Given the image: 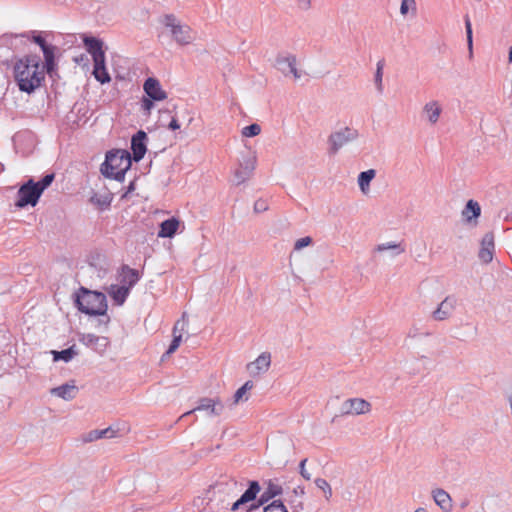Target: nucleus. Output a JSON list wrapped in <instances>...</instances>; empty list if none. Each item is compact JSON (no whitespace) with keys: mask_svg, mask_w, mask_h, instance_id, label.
<instances>
[{"mask_svg":"<svg viewBox=\"0 0 512 512\" xmlns=\"http://www.w3.org/2000/svg\"><path fill=\"white\" fill-rule=\"evenodd\" d=\"M263 512H289L283 501L278 499L266 505Z\"/></svg>","mask_w":512,"mask_h":512,"instance_id":"obj_29","label":"nucleus"},{"mask_svg":"<svg viewBox=\"0 0 512 512\" xmlns=\"http://www.w3.org/2000/svg\"><path fill=\"white\" fill-rule=\"evenodd\" d=\"M52 354L54 361L63 360L68 362L77 354V352L75 351L74 346H72L62 351H52Z\"/></svg>","mask_w":512,"mask_h":512,"instance_id":"obj_28","label":"nucleus"},{"mask_svg":"<svg viewBox=\"0 0 512 512\" xmlns=\"http://www.w3.org/2000/svg\"><path fill=\"white\" fill-rule=\"evenodd\" d=\"M39 190L32 179L28 180L18 190V199L15 205L18 208H23L27 205L35 206L41 196Z\"/></svg>","mask_w":512,"mask_h":512,"instance_id":"obj_5","label":"nucleus"},{"mask_svg":"<svg viewBox=\"0 0 512 512\" xmlns=\"http://www.w3.org/2000/svg\"><path fill=\"white\" fill-rule=\"evenodd\" d=\"M312 243V238L309 236L298 239L295 242L294 249L301 250L302 248L309 246Z\"/></svg>","mask_w":512,"mask_h":512,"instance_id":"obj_39","label":"nucleus"},{"mask_svg":"<svg viewBox=\"0 0 512 512\" xmlns=\"http://www.w3.org/2000/svg\"><path fill=\"white\" fill-rule=\"evenodd\" d=\"M76 391L77 388L75 385L64 384L62 386L53 388L51 393L65 400H70L74 398Z\"/></svg>","mask_w":512,"mask_h":512,"instance_id":"obj_23","label":"nucleus"},{"mask_svg":"<svg viewBox=\"0 0 512 512\" xmlns=\"http://www.w3.org/2000/svg\"><path fill=\"white\" fill-rule=\"evenodd\" d=\"M83 43L87 52L92 56L93 62L97 60L102 62V59H105L103 42L100 39L86 36L83 38Z\"/></svg>","mask_w":512,"mask_h":512,"instance_id":"obj_10","label":"nucleus"},{"mask_svg":"<svg viewBox=\"0 0 512 512\" xmlns=\"http://www.w3.org/2000/svg\"><path fill=\"white\" fill-rule=\"evenodd\" d=\"M144 92L147 97L154 101H163L167 98V93L163 90L158 79L149 77L143 85Z\"/></svg>","mask_w":512,"mask_h":512,"instance_id":"obj_9","label":"nucleus"},{"mask_svg":"<svg viewBox=\"0 0 512 512\" xmlns=\"http://www.w3.org/2000/svg\"><path fill=\"white\" fill-rule=\"evenodd\" d=\"M442 108L437 101H430L425 104L423 114L431 124H436L439 120Z\"/></svg>","mask_w":512,"mask_h":512,"instance_id":"obj_18","label":"nucleus"},{"mask_svg":"<svg viewBox=\"0 0 512 512\" xmlns=\"http://www.w3.org/2000/svg\"><path fill=\"white\" fill-rule=\"evenodd\" d=\"M306 462H307V459H303L301 462H300V465H299V468H300V474L301 476L306 479V480H310L311 478V475L310 473L306 470L305 468V465H306Z\"/></svg>","mask_w":512,"mask_h":512,"instance_id":"obj_44","label":"nucleus"},{"mask_svg":"<svg viewBox=\"0 0 512 512\" xmlns=\"http://www.w3.org/2000/svg\"><path fill=\"white\" fill-rule=\"evenodd\" d=\"M32 41L39 45L44 55V63L47 70V73H51L55 67V51L56 47L49 44L46 39V34L42 32L33 33Z\"/></svg>","mask_w":512,"mask_h":512,"instance_id":"obj_6","label":"nucleus"},{"mask_svg":"<svg viewBox=\"0 0 512 512\" xmlns=\"http://www.w3.org/2000/svg\"><path fill=\"white\" fill-rule=\"evenodd\" d=\"M375 177V171L373 169L361 172L358 177V184L362 192L366 193L371 180Z\"/></svg>","mask_w":512,"mask_h":512,"instance_id":"obj_26","label":"nucleus"},{"mask_svg":"<svg viewBox=\"0 0 512 512\" xmlns=\"http://www.w3.org/2000/svg\"><path fill=\"white\" fill-rule=\"evenodd\" d=\"M146 133L138 131L131 140V149L133 151V158L135 161H140L146 153Z\"/></svg>","mask_w":512,"mask_h":512,"instance_id":"obj_14","label":"nucleus"},{"mask_svg":"<svg viewBox=\"0 0 512 512\" xmlns=\"http://www.w3.org/2000/svg\"><path fill=\"white\" fill-rule=\"evenodd\" d=\"M416 8V2L415 0H402L401 6H400V13L402 15H406L409 11V9L415 10Z\"/></svg>","mask_w":512,"mask_h":512,"instance_id":"obj_38","label":"nucleus"},{"mask_svg":"<svg viewBox=\"0 0 512 512\" xmlns=\"http://www.w3.org/2000/svg\"><path fill=\"white\" fill-rule=\"evenodd\" d=\"M371 404L363 398L346 399L340 407L341 415L358 416L371 411Z\"/></svg>","mask_w":512,"mask_h":512,"instance_id":"obj_7","label":"nucleus"},{"mask_svg":"<svg viewBox=\"0 0 512 512\" xmlns=\"http://www.w3.org/2000/svg\"><path fill=\"white\" fill-rule=\"evenodd\" d=\"M509 62H512V46L509 49Z\"/></svg>","mask_w":512,"mask_h":512,"instance_id":"obj_51","label":"nucleus"},{"mask_svg":"<svg viewBox=\"0 0 512 512\" xmlns=\"http://www.w3.org/2000/svg\"><path fill=\"white\" fill-rule=\"evenodd\" d=\"M153 99L149 98V97H144L142 99V102H141V108L142 110L147 114L149 115L152 108H153Z\"/></svg>","mask_w":512,"mask_h":512,"instance_id":"obj_41","label":"nucleus"},{"mask_svg":"<svg viewBox=\"0 0 512 512\" xmlns=\"http://www.w3.org/2000/svg\"><path fill=\"white\" fill-rule=\"evenodd\" d=\"M253 382L247 381L244 383L243 386H241L234 394V403L238 404L240 401H247L248 396L247 392L250 391L253 388Z\"/></svg>","mask_w":512,"mask_h":512,"instance_id":"obj_27","label":"nucleus"},{"mask_svg":"<svg viewBox=\"0 0 512 512\" xmlns=\"http://www.w3.org/2000/svg\"><path fill=\"white\" fill-rule=\"evenodd\" d=\"M222 408H223V406L221 404V401L218 398H216V399L202 398V399H200L199 405L197 407L184 413L181 416V418L185 417L187 415H190L196 411H201V410H207L213 415H219L222 411Z\"/></svg>","mask_w":512,"mask_h":512,"instance_id":"obj_11","label":"nucleus"},{"mask_svg":"<svg viewBox=\"0 0 512 512\" xmlns=\"http://www.w3.org/2000/svg\"><path fill=\"white\" fill-rule=\"evenodd\" d=\"M260 132H261V127H260V125H258L256 123L248 125L242 129V135L244 137H254V136L259 135Z\"/></svg>","mask_w":512,"mask_h":512,"instance_id":"obj_33","label":"nucleus"},{"mask_svg":"<svg viewBox=\"0 0 512 512\" xmlns=\"http://www.w3.org/2000/svg\"><path fill=\"white\" fill-rule=\"evenodd\" d=\"M465 28H466V34H467L468 49H469L470 56H472V49H473L472 26H471L470 19L468 17L465 18Z\"/></svg>","mask_w":512,"mask_h":512,"instance_id":"obj_37","label":"nucleus"},{"mask_svg":"<svg viewBox=\"0 0 512 512\" xmlns=\"http://www.w3.org/2000/svg\"><path fill=\"white\" fill-rule=\"evenodd\" d=\"M330 139L335 150H337L347 141V137H345L344 133L341 132L333 134Z\"/></svg>","mask_w":512,"mask_h":512,"instance_id":"obj_36","label":"nucleus"},{"mask_svg":"<svg viewBox=\"0 0 512 512\" xmlns=\"http://www.w3.org/2000/svg\"><path fill=\"white\" fill-rule=\"evenodd\" d=\"M180 226V220L176 217H171L160 224L158 231V237L160 238H172Z\"/></svg>","mask_w":512,"mask_h":512,"instance_id":"obj_17","label":"nucleus"},{"mask_svg":"<svg viewBox=\"0 0 512 512\" xmlns=\"http://www.w3.org/2000/svg\"><path fill=\"white\" fill-rule=\"evenodd\" d=\"M182 336L181 334H177V326L175 325L173 328V340L167 350V354L174 353L178 347L180 346Z\"/></svg>","mask_w":512,"mask_h":512,"instance_id":"obj_32","label":"nucleus"},{"mask_svg":"<svg viewBox=\"0 0 512 512\" xmlns=\"http://www.w3.org/2000/svg\"><path fill=\"white\" fill-rule=\"evenodd\" d=\"M456 298L447 296L433 312V318L437 321H443L449 318L456 307Z\"/></svg>","mask_w":512,"mask_h":512,"instance_id":"obj_12","label":"nucleus"},{"mask_svg":"<svg viewBox=\"0 0 512 512\" xmlns=\"http://www.w3.org/2000/svg\"><path fill=\"white\" fill-rule=\"evenodd\" d=\"M280 64H286L287 67H288V71L293 74V76L298 79L300 78V74L297 70V67H296V58L294 56H290V57H286L284 59H282L280 62Z\"/></svg>","mask_w":512,"mask_h":512,"instance_id":"obj_30","label":"nucleus"},{"mask_svg":"<svg viewBox=\"0 0 512 512\" xmlns=\"http://www.w3.org/2000/svg\"><path fill=\"white\" fill-rule=\"evenodd\" d=\"M163 24L166 28L170 29L174 40L178 44L188 45L193 41L192 29L188 25L181 24L173 14L165 15L163 17Z\"/></svg>","mask_w":512,"mask_h":512,"instance_id":"obj_4","label":"nucleus"},{"mask_svg":"<svg viewBox=\"0 0 512 512\" xmlns=\"http://www.w3.org/2000/svg\"><path fill=\"white\" fill-rule=\"evenodd\" d=\"M261 487L257 481H251L248 489L242 494V496L232 505L231 510L236 511L239 507L245 503H248L256 499L257 494L260 492Z\"/></svg>","mask_w":512,"mask_h":512,"instance_id":"obj_15","label":"nucleus"},{"mask_svg":"<svg viewBox=\"0 0 512 512\" xmlns=\"http://www.w3.org/2000/svg\"><path fill=\"white\" fill-rule=\"evenodd\" d=\"M78 309L88 315H104L107 312L106 296L103 293L81 287L75 298Z\"/></svg>","mask_w":512,"mask_h":512,"instance_id":"obj_3","label":"nucleus"},{"mask_svg":"<svg viewBox=\"0 0 512 512\" xmlns=\"http://www.w3.org/2000/svg\"><path fill=\"white\" fill-rule=\"evenodd\" d=\"M100 338L94 334H85L82 337V342L87 346L96 345Z\"/></svg>","mask_w":512,"mask_h":512,"instance_id":"obj_40","label":"nucleus"},{"mask_svg":"<svg viewBox=\"0 0 512 512\" xmlns=\"http://www.w3.org/2000/svg\"><path fill=\"white\" fill-rule=\"evenodd\" d=\"M93 67V75L97 81L100 83H108L111 81V77L106 69L105 59H102V62L94 61Z\"/></svg>","mask_w":512,"mask_h":512,"instance_id":"obj_22","label":"nucleus"},{"mask_svg":"<svg viewBox=\"0 0 512 512\" xmlns=\"http://www.w3.org/2000/svg\"><path fill=\"white\" fill-rule=\"evenodd\" d=\"M297 7L302 11H307L312 7V0H295Z\"/></svg>","mask_w":512,"mask_h":512,"instance_id":"obj_42","label":"nucleus"},{"mask_svg":"<svg viewBox=\"0 0 512 512\" xmlns=\"http://www.w3.org/2000/svg\"><path fill=\"white\" fill-rule=\"evenodd\" d=\"M494 250V237L493 234H486L481 242V249L479 251V258L484 263H489L493 258Z\"/></svg>","mask_w":512,"mask_h":512,"instance_id":"obj_16","label":"nucleus"},{"mask_svg":"<svg viewBox=\"0 0 512 512\" xmlns=\"http://www.w3.org/2000/svg\"><path fill=\"white\" fill-rule=\"evenodd\" d=\"M270 365L271 354L269 352H263L253 362L249 363L247 368L253 375H258L268 371Z\"/></svg>","mask_w":512,"mask_h":512,"instance_id":"obj_13","label":"nucleus"},{"mask_svg":"<svg viewBox=\"0 0 512 512\" xmlns=\"http://www.w3.org/2000/svg\"><path fill=\"white\" fill-rule=\"evenodd\" d=\"M316 486L324 492L326 500H330L332 497V489L329 483L323 478H317L315 480Z\"/></svg>","mask_w":512,"mask_h":512,"instance_id":"obj_31","label":"nucleus"},{"mask_svg":"<svg viewBox=\"0 0 512 512\" xmlns=\"http://www.w3.org/2000/svg\"><path fill=\"white\" fill-rule=\"evenodd\" d=\"M90 202L95 205L99 210H106L110 207L112 202V195L110 193L98 194L95 193Z\"/></svg>","mask_w":512,"mask_h":512,"instance_id":"obj_24","label":"nucleus"},{"mask_svg":"<svg viewBox=\"0 0 512 512\" xmlns=\"http://www.w3.org/2000/svg\"><path fill=\"white\" fill-rule=\"evenodd\" d=\"M169 128L171 130H177L180 128V124L178 123V120L176 118H172V120L169 123Z\"/></svg>","mask_w":512,"mask_h":512,"instance_id":"obj_49","label":"nucleus"},{"mask_svg":"<svg viewBox=\"0 0 512 512\" xmlns=\"http://www.w3.org/2000/svg\"><path fill=\"white\" fill-rule=\"evenodd\" d=\"M254 208L258 212L265 211L267 209L266 202L263 200H258L255 202Z\"/></svg>","mask_w":512,"mask_h":512,"instance_id":"obj_47","label":"nucleus"},{"mask_svg":"<svg viewBox=\"0 0 512 512\" xmlns=\"http://www.w3.org/2000/svg\"><path fill=\"white\" fill-rule=\"evenodd\" d=\"M414 512H427V510L425 508H417Z\"/></svg>","mask_w":512,"mask_h":512,"instance_id":"obj_50","label":"nucleus"},{"mask_svg":"<svg viewBox=\"0 0 512 512\" xmlns=\"http://www.w3.org/2000/svg\"><path fill=\"white\" fill-rule=\"evenodd\" d=\"M130 167V153L127 150L117 149L106 154L105 162L101 166V172L108 178L122 181Z\"/></svg>","mask_w":512,"mask_h":512,"instance_id":"obj_2","label":"nucleus"},{"mask_svg":"<svg viewBox=\"0 0 512 512\" xmlns=\"http://www.w3.org/2000/svg\"><path fill=\"white\" fill-rule=\"evenodd\" d=\"M121 278L122 284L130 289L138 282L140 276L137 270L124 266L121 271Z\"/></svg>","mask_w":512,"mask_h":512,"instance_id":"obj_21","label":"nucleus"},{"mask_svg":"<svg viewBox=\"0 0 512 512\" xmlns=\"http://www.w3.org/2000/svg\"><path fill=\"white\" fill-rule=\"evenodd\" d=\"M129 291V287H126L125 285H111L108 293L117 305H122L129 295Z\"/></svg>","mask_w":512,"mask_h":512,"instance_id":"obj_20","label":"nucleus"},{"mask_svg":"<svg viewBox=\"0 0 512 512\" xmlns=\"http://www.w3.org/2000/svg\"><path fill=\"white\" fill-rule=\"evenodd\" d=\"M47 73L45 63L37 55H26L16 61L14 77L21 91L31 93L41 86Z\"/></svg>","mask_w":512,"mask_h":512,"instance_id":"obj_1","label":"nucleus"},{"mask_svg":"<svg viewBox=\"0 0 512 512\" xmlns=\"http://www.w3.org/2000/svg\"><path fill=\"white\" fill-rule=\"evenodd\" d=\"M481 213V207L478 202L469 200L463 210V216L467 221H471L473 218H477Z\"/></svg>","mask_w":512,"mask_h":512,"instance_id":"obj_25","label":"nucleus"},{"mask_svg":"<svg viewBox=\"0 0 512 512\" xmlns=\"http://www.w3.org/2000/svg\"><path fill=\"white\" fill-rule=\"evenodd\" d=\"M383 68H384V61H378L377 62V69L375 73V83L377 85V89L381 92L383 90L382 85V77H383Z\"/></svg>","mask_w":512,"mask_h":512,"instance_id":"obj_34","label":"nucleus"},{"mask_svg":"<svg viewBox=\"0 0 512 512\" xmlns=\"http://www.w3.org/2000/svg\"><path fill=\"white\" fill-rule=\"evenodd\" d=\"M98 434H99V438H104V437H109V438H112V437H115V432L111 429V428H106V429H103V430H98Z\"/></svg>","mask_w":512,"mask_h":512,"instance_id":"obj_45","label":"nucleus"},{"mask_svg":"<svg viewBox=\"0 0 512 512\" xmlns=\"http://www.w3.org/2000/svg\"><path fill=\"white\" fill-rule=\"evenodd\" d=\"M100 439L99 438V434H98V430H94V431H91L88 433L87 435V438H86V441H95V440H98Z\"/></svg>","mask_w":512,"mask_h":512,"instance_id":"obj_48","label":"nucleus"},{"mask_svg":"<svg viewBox=\"0 0 512 512\" xmlns=\"http://www.w3.org/2000/svg\"><path fill=\"white\" fill-rule=\"evenodd\" d=\"M283 493V488L278 483L269 480L266 484V488L264 492L259 497L257 504L251 505L248 511H252L254 509L259 508L260 506L264 505L265 503L269 502L271 499L275 498L276 496H279Z\"/></svg>","mask_w":512,"mask_h":512,"instance_id":"obj_8","label":"nucleus"},{"mask_svg":"<svg viewBox=\"0 0 512 512\" xmlns=\"http://www.w3.org/2000/svg\"><path fill=\"white\" fill-rule=\"evenodd\" d=\"M54 180V174H47L45 175L39 182H35V185L41 194L43 191L53 182Z\"/></svg>","mask_w":512,"mask_h":512,"instance_id":"obj_35","label":"nucleus"},{"mask_svg":"<svg viewBox=\"0 0 512 512\" xmlns=\"http://www.w3.org/2000/svg\"><path fill=\"white\" fill-rule=\"evenodd\" d=\"M250 173H251V170H247L245 172L237 170L235 172V179H236L237 183L240 184V183L244 182L246 180V178L249 177Z\"/></svg>","mask_w":512,"mask_h":512,"instance_id":"obj_43","label":"nucleus"},{"mask_svg":"<svg viewBox=\"0 0 512 512\" xmlns=\"http://www.w3.org/2000/svg\"><path fill=\"white\" fill-rule=\"evenodd\" d=\"M432 494L434 501L443 511L450 512L452 510V499L445 490L436 489Z\"/></svg>","mask_w":512,"mask_h":512,"instance_id":"obj_19","label":"nucleus"},{"mask_svg":"<svg viewBox=\"0 0 512 512\" xmlns=\"http://www.w3.org/2000/svg\"><path fill=\"white\" fill-rule=\"evenodd\" d=\"M397 248H399V245L395 244V243L381 244V245H378L377 251H384L387 249H397Z\"/></svg>","mask_w":512,"mask_h":512,"instance_id":"obj_46","label":"nucleus"}]
</instances>
